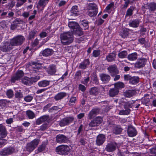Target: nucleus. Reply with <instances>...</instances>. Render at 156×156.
<instances>
[{"mask_svg": "<svg viewBox=\"0 0 156 156\" xmlns=\"http://www.w3.org/2000/svg\"><path fill=\"white\" fill-rule=\"evenodd\" d=\"M93 56L95 57H97L100 54V51L99 50H94L93 52Z\"/></svg>", "mask_w": 156, "mask_h": 156, "instance_id": "5fc2aeb1", "label": "nucleus"}, {"mask_svg": "<svg viewBox=\"0 0 156 156\" xmlns=\"http://www.w3.org/2000/svg\"><path fill=\"white\" fill-rule=\"evenodd\" d=\"M105 140V136L103 134H100L97 136L96 143L97 145L100 146L102 144Z\"/></svg>", "mask_w": 156, "mask_h": 156, "instance_id": "f8f14e48", "label": "nucleus"}, {"mask_svg": "<svg viewBox=\"0 0 156 156\" xmlns=\"http://www.w3.org/2000/svg\"><path fill=\"white\" fill-rule=\"evenodd\" d=\"M50 81L47 80H44L39 81L38 85L40 87H45L49 85Z\"/></svg>", "mask_w": 156, "mask_h": 156, "instance_id": "c756f323", "label": "nucleus"}, {"mask_svg": "<svg viewBox=\"0 0 156 156\" xmlns=\"http://www.w3.org/2000/svg\"><path fill=\"white\" fill-rule=\"evenodd\" d=\"M7 134V132L5 126L0 125V136L2 138L6 137Z\"/></svg>", "mask_w": 156, "mask_h": 156, "instance_id": "f3484780", "label": "nucleus"}, {"mask_svg": "<svg viewBox=\"0 0 156 156\" xmlns=\"http://www.w3.org/2000/svg\"><path fill=\"white\" fill-rule=\"evenodd\" d=\"M82 72L81 70H78L77 71L75 75V78L76 79H79L81 78V74Z\"/></svg>", "mask_w": 156, "mask_h": 156, "instance_id": "3c124183", "label": "nucleus"}, {"mask_svg": "<svg viewBox=\"0 0 156 156\" xmlns=\"http://www.w3.org/2000/svg\"><path fill=\"white\" fill-rule=\"evenodd\" d=\"M136 94V91L133 90H126L125 93V95L126 97L130 98Z\"/></svg>", "mask_w": 156, "mask_h": 156, "instance_id": "2f4dec72", "label": "nucleus"}, {"mask_svg": "<svg viewBox=\"0 0 156 156\" xmlns=\"http://www.w3.org/2000/svg\"><path fill=\"white\" fill-rule=\"evenodd\" d=\"M134 8L133 6H130L126 11V16H131L133 14V11L134 10Z\"/></svg>", "mask_w": 156, "mask_h": 156, "instance_id": "a19ab883", "label": "nucleus"}, {"mask_svg": "<svg viewBox=\"0 0 156 156\" xmlns=\"http://www.w3.org/2000/svg\"><path fill=\"white\" fill-rule=\"evenodd\" d=\"M88 10H98V9L96 5L94 3H90L87 7Z\"/></svg>", "mask_w": 156, "mask_h": 156, "instance_id": "72a5a7b5", "label": "nucleus"}, {"mask_svg": "<svg viewBox=\"0 0 156 156\" xmlns=\"http://www.w3.org/2000/svg\"><path fill=\"white\" fill-rule=\"evenodd\" d=\"M151 98V94H145L144 97L142 99V101L144 104L148 103L150 101V99Z\"/></svg>", "mask_w": 156, "mask_h": 156, "instance_id": "c85d7f7f", "label": "nucleus"}, {"mask_svg": "<svg viewBox=\"0 0 156 156\" xmlns=\"http://www.w3.org/2000/svg\"><path fill=\"white\" fill-rule=\"evenodd\" d=\"M94 120L96 121L97 124L99 125L102 122V119L101 118L98 117L96 118Z\"/></svg>", "mask_w": 156, "mask_h": 156, "instance_id": "13d9d810", "label": "nucleus"}, {"mask_svg": "<svg viewBox=\"0 0 156 156\" xmlns=\"http://www.w3.org/2000/svg\"><path fill=\"white\" fill-rule=\"evenodd\" d=\"M116 56L115 52L114 51L112 52L106 56V59L108 62H112L115 60Z\"/></svg>", "mask_w": 156, "mask_h": 156, "instance_id": "aec40b11", "label": "nucleus"}, {"mask_svg": "<svg viewBox=\"0 0 156 156\" xmlns=\"http://www.w3.org/2000/svg\"><path fill=\"white\" fill-rule=\"evenodd\" d=\"M70 15L72 16H77L78 15V7L74 6L72 7L71 10Z\"/></svg>", "mask_w": 156, "mask_h": 156, "instance_id": "7c9ffc66", "label": "nucleus"}, {"mask_svg": "<svg viewBox=\"0 0 156 156\" xmlns=\"http://www.w3.org/2000/svg\"><path fill=\"white\" fill-rule=\"evenodd\" d=\"M98 90L97 87L92 88L90 91V94L96 95L98 94Z\"/></svg>", "mask_w": 156, "mask_h": 156, "instance_id": "79ce46f5", "label": "nucleus"}, {"mask_svg": "<svg viewBox=\"0 0 156 156\" xmlns=\"http://www.w3.org/2000/svg\"><path fill=\"white\" fill-rule=\"evenodd\" d=\"M137 58V54L136 52L131 53L128 55L127 58L130 61L135 60Z\"/></svg>", "mask_w": 156, "mask_h": 156, "instance_id": "cd10ccee", "label": "nucleus"}, {"mask_svg": "<svg viewBox=\"0 0 156 156\" xmlns=\"http://www.w3.org/2000/svg\"><path fill=\"white\" fill-rule=\"evenodd\" d=\"M68 140V138L63 134L58 135L56 137V141L59 144L66 143Z\"/></svg>", "mask_w": 156, "mask_h": 156, "instance_id": "9b49d317", "label": "nucleus"}, {"mask_svg": "<svg viewBox=\"0 0 156 156\" xmlns=\"http://www.w3.org/2000/svg\"><path fill=\"white\" fill-rule=\"evenodd\" d=\"M70 150V147L66 145H61L57 147L55 151L57 154L62 155L68 154Z\"/></svg>", "mask_w": 156, "mask_h": 156, "instance_id": "7ed1b4c3", "label": "nucleus"}, {"mask_svg": "<svg viewBox=\"0 0 156 156\" xmlns=\"http://www.w3.org/2000/svg\"><path fill=\"white\" fill-rule=\"evenodd\" d=\"M53 53V51L52 49L47 48L43 51L42 55L45 56H48L52 55Z\"/></svg>", "mask_w": 156, "mask_h": 156, "instance_id": "a878e982", "label": "nucleus"}, {"mask_svg": "<svg viewBox=\"0 0 156 156\" xmlns=\"http://www.w3.org/2000/svg\"><path fill=\"white\" fill-rule=\"evenodd\" d=\"M127 55V51H122L119 53L118 54L119 57L121 58H123L126 57Z\"/></svg>", "mask_w": 156, "mask_h": 156, "instance_id": "c03bdc74", "label": "nucleus"}, {"mask_svg": "<svg viewBox=\"0 0 156 156\" xmlns=\"http://www.w3.org/2000/svg\"><path fill=\"white\" fill-rule=\"evenodd\" d=\"M66 95L65 93L61 92L57 94L55 97V99L56 100H58L64 97Z\"/></svg>", "mask_w": 156, "mask_h": 156, "instance_id": "4c0bfd02", "label": "nucleus"}, {"mask_svg": "<svg viewBox=\"0 0 156 156\" xmlns=\"http://www.w3.org/2000/svg\"><path fill=\"white\" fill-rule=\"evenodd\" d=\"M29 78L25 77L22 80V83L24 84L30 85H31V82Z\"/></svg>", "mask_w": 156, "mask_h": 156, "instance_id": "f704fd0d", "label": "nucleus"}, {"mask_svg": "<svg viewBox=\"0 0 156 156\" xmlns=\"http://www.w3.org/2000/svg\"><path fill=\"white\" fill-rule=\"evenodd\" d=\"M15 97L16 98H21L23 97V95L20 91H16L15 94Z\"/></svg>", "mask_w": 156, "mask_h": 156, "instance_id": "864d4df0", "label": "nucleus"}, {"mask_svg": "<svg viewBox=\"0 0 156 156\" xmlns=\"http://www.w3.org/2000/svg\"><path fill=\"white\" fill-rule=\"evenodd\" d=\"M6 143V140L0 138V148L4 145Z\"/></svg>", "mask_w": 156, "mask_h": 156, "instance_id": "0e129e2a", "label": "nucleus"}, {"mask_svg": "<svg viewBox=\"0 0 156 156\" xmlns=\"http://www.w3.org/2000/svg\"><path fill=\"white\" fill-rule=\"evenodd\" d=\"M117 147V144L114 142L108 144L107 146L105 149L108 152H112L115 151Z\"/></svg>", "mask_w": 156, "mask_h": 156, "instance_id": "ddd939ff", "label": "nucleus"}, {"mask_svg": "<svg viewBox=\"0 0 156 156\" xmlns=\"http://www.w3.org/2000/svg\"><path fill=\"white\" fill-rule=\"evenodd\" d=\"M98 12V10H88L87 13L88 15L91 16H96Z\"/></svg>", "mask_w": 156, "mask_h": 156, "instance_id": "a18cd8bd", "label": "nucleus"}, {"mask_svg": "<svg viewBox=\"0 0 156 156\" xmlns=\"http://www.w3.org/2000/svg\"><path fill=\"white\" fill-rule=\"evenodd\" d=\"M89 125L90 127H95L98 126L94 119L91 122L89 123Z\"/></svg>", "mask_w": 156, "mask_h": 156, "instance_id": "680f3d73", "label": "nucleus"}, {"mask_svg": "<svg viewBox=\"0 0 156 156\" xmlns=\"http://www.w3.org/2000/svg\"><path fill=\"white\" fill-rule=\"evenodd\" d=\"M7 134V132L5 126L0 125V136L2 138L6 137Z\"/></svg>", "mask_w": 156, "mask_h": 156, "instance_id": "a211bd4d", "label": "nucleus"}, {"mask_svg": "<svg viewBox=\"0 0 156 156\" xmlns=\"http://www.w3.org/2000/svg\"><path fill=\"white\" fill-rule=\"evenodd\" d=\"M127 133L130 137H133L137 134V132L135 129L132 126H129L128 127Z\"/></svg>", "mask_w": 156, "mask_h": 156, "instance_id": "2eb2a0df", "label": "nucleus"}, {"mask_svg": "<svg viewBox=\"0 0 156 156\" xmlns=\"http://www.w3.org/2000/svg\"><path fill=\"white\" fill-rule=\"evenodd\" d=\"M46 144H45L43 143L41 145H40L37 148V151L39 152H41L44 150Z\"/></svg>", "mask_w": 156, "mask_h": 156, "instance_id": "09e8293b", "label": "nucleus"}, {"mask_svg": "<svg viewBox=\"0 0 156 156\" xmlns=\"http://www.w3.org/2000/svg\"><path fill=\"white\" fill-rule=\"evenodd\" d=\"M62 43L63 45H66L71 43L73 40V34L69 32L63 33L60 35Z\"/></svg>", "mask_w": 156, "mask_h": 156, "instance_id": "f257e3e1", "label": "nucleus"}, {"mask_svg": "<svg viewBox=\"0 0 156 156\" xmlns=\"http://www.w3.org/2000/svg\"><path fill=\"white\" fill-rule=\"evenodd\" d=\"M119 92V90L118 89L115 87L112 88L109 90V95L110 97H113L118 94Z\"/></svg>", "mask_w": 156, "mask_h": 156, "instance_id": "5701e85b", "label": "nucleus"}, {"mask_svg": "<svg viewBox=\"0 0 156 156\" xmlns=\"http://www.w3.org/2000/svg\"><path fill=\"white\" fill-rule=\"evenodd\" d=\"M7 134V132L5 126L0 125V136L2 138L6 137Z\"/></svg>", "mask_w": 156, "mask_h": 156, "instance_id": "6ab92c4d", "label": "nucleus"}, {"mask_svg": "<svg viewBox=\"0 0 156 156\" xmlns=\"http://www.w3.org/2000/svg\"><path fill=\"white\" fill-rule=\"evenodd\" d=\"M12 46L13 45H12L9 42H5L4 43L3 45H2L1 47V50L4 52H7L11 50L12 49Z\"/></svg>", "mask_w": 156, "mask_h": 156, "instance_id": "1a4fd4ad", "label": "nucleus"}, {"mask_svg": "<svg viewBox=\"0 0 156 156\" xmlns=\"http://www.w3.org/2000/svg\"><path fill=\"white\" fill-rule=\"evenodd\" d=\"M139 20L135 19L130 21L129 23V25L131 27L136 28L139 26Z\"/></svg>", "mask_w": 156, "mask_h": 156, "instance_id": "393cba45", "label": "nucleus"}, {"mask_svg": "<svg viewBox=\"0 0 156 156\" xmlns=\"http://www.w3.org/2000/svg\"><path fill=\"white\" fill-rule=\"evenodd\" d=\"M24 37L21 35H18L13 37L11 40V44L13 46L21 45L24 41Z\"/></svg>", "mask_w": 156, "mask_h": 156, "instance_id": "39448f33", "label": "nucleus"}, {"mask_svg": "<svg viewBox=\"0 0 156 156\" xmlns=\"http://www.w3.org/2000/svg\"><path fill=\"white\" fill-rule=\"evenodd\" d=\"M108 70L112 76H114L119 73L116 66L114 65L110 66L108 68Z\"/></svg>", "mask_w": 156, "mask_h": 156, "instance_id": "9d476101", "label": "nucleus"}, {"mask_svg": "<svg viewBox=\"0 0 156 156\" xmlns=\"http://www.w3.org/2000/svg\"><path fill=\"white\" fill-rule=\"evenodd\" d=\"M6 95L9 98H11L13 95V91L11 89L8 90L6 92Z\"/></svg>", "mask_w": 156, "mask_h": 156, "instance_id": "6e6d98bb", "label": "nucleus"}, {"mask_svg": "<svg viewBox=\"0 0 156 156\" xmlns=\"http://www.w3.org/2000/svg\"><path fill=\"white\" fill-rule=\"evenodd\" d=\"M76 100V98L75 97H72L69 100V103L71 105H73L75 103Z\"/></svg>", "mask_w": 156, "mask_h": 156, "instance_id": "338daca9", "label": "nucleus"}, {"mask_svg": "<svg viewBox=\"0 0 156 156\" xmlns=\"http://www.w3.org/2000/svg\"><path fill=\"white\" fill-rule=\"evenodd\" d=\"M48 119V117L47 116H43L37 119L36 121V124L39 125L42 122L47 121Z\"/></svg>", "mask_w": 156, "mask_h": 156, "instance_id": "bb28decb", "label": "nucleus"}, {"mask_svg": "<svg viewBox=\"0 0 156 156\" xmlns=\"http://www.w3.org/2000/svg\"><path fill=\"white\" fill-rule=\"evenodd\" d=\"M32 67L34 69V71L37 72L38 70L41 69V66L40 65L35 63L34 62H33Z\"/></svg>", "mask_w": 156, "mask_h": 156, "instance_id": "c9c22d12", "label": "nucleus"}, {"mask_svg": "<svg viewBox=\"0 0 156 156\" xmlns=\"http://www.w3.org/2000/svg\"><path fill=\"white\" fill-rule=\"evenodd\" d=\"M68 74V73L67 71H66L61 77L59 78L58 80L60 81L61 82L63 80L66 79V76Z\"/></svg>", "mask_w": 156, "mask_h": 156, "instance_id": "bf43d9fd", "label": "nucleus"}, {"mask_svg": "<svg viewBox=\"0 0 156 156\" xmlns=\"http://www.w3.org/2000/svg\"><path fill=\"white\" fill-rule=\"evenodd\" d=\"M131 103L128 101L126 102L124 100L122 101L121 104L124 107L125 110H121L119 113L120 115H127L129 114L130 110L129 109L131 107Z\"/></svg>", "mask_w": 156, "mask_h": 156, "instance_id": "20e7f679", "label": "nucleus"}, {"mask_svg": "<svg viewBox=\"0 0 156 156\" xmlns=\"http://www.w3.org/2000/svg\"><path fill=\"white\" fill-rule=\"evenodd\" d=\"M49 0H39L38 2V4L42 6L43 8H44L48 3Z\"/></svg>", "mask_w": 156, "mask_h": 156, "instance_id": "de8ad7c7", "label": "nucleus"}, {"mask_svg": "<svg viewBox=\"0 0 156 156\" xmlns=\"http://www.w3.org/2000/svg\"><path fill=\"white\" fill-rule=\"evenodd\" d=\"M72 32L76 36H80L83 34V32L79 26L78 28H76L73 31H72Z\"/></svg>", "mask_w": 156, "mask_h": 156, "instance_id": "473e14b6", "label": "nucleus"}, {"mask_svg": "<svg viewBox=\"0 0 156 156\" xmlns=\"http://www.w3.org/2000/svg\"><path fill=\"white\" fill-rule=\"evenodd\" d=\"M129 33L126 30H123L122 34H121V36L124 38L126 37L129 35Z\"/></svg>", "mask_w": 156, "mask_h": 156, "instance_id": "774afa93", "label": "nucleus"}, {"mask_svg": "<svg viewBox=\"0 0 156 156\" xmlns=\"http://www.w3.org/2000/svg\"><path fill=\"white\" fill-rule=\"evenodd\" d=\"M89 64V61L88 59L85 60L79 65V68L80 69H84L86 68L87 66Z\"/></svg>", "mask_w": 156, "mask_h": 156, "instance_id": "412c9836", "label": "nucleus"}, {"mask_svg": "<svg viewBox=\"0 0 156 156\" xmlns=\"http://www.w3.org/2000/svg\"><path fill=\"white\" fill-rule=\"evenodd\" d=\"M40 140L38 139H35L31 141L28 143L26 145L24 151L28 152L27 154L31 153L37 147L38 144Z\"/></svg>", "mask_w": 156, "mask_h": 156, "instance_id": "f03ea898", "label": "nucleus"}, {"mask_svg": "<svg viewBox=\"0 0 156 156\" xmlns=\"http://www.w3.org/2000/svg\"><path fill=\"white\" fill-rule=\"evenodd\" d=\"M40 79V77L39 76H36L34 77H31L30 79V81L31 82V84L33 83L37 82L38 80Z\"/></svg>", "mask_w": 156, "mask_h": 156, "instance_id": "4d7b16f0", "label": "nucleus"}, {"mask_svg": "<svg viewBox=\"0 0 156 156\" xmlns=\"http://www.w3.org/2000/svg\"><path fill=\"white\" fill-rule=\"evenodd\" d=\"M74 118L73 117H66L62 119L59 122V125L61 126H64L69 125L74 120Z\"/></svg>", "mask_w": 156, "mask_h": 156, "instance_id": "0eeeda50", "label": "nucleus"}, {"mask_svg": "<svg viewBox=\"0 0 156 156\" xmlns=\"http://www.w3.org/2000/svg\"><path fill=\"white\" fill-rule=\"evenodd\" d=\"M99 76L101 80L104 83H108L110 80V76L106 73H101Z\"/></svg>", "mask_w": 156, "mask_h": 156, "instance_id": "4468645a", "label": "nucleus"}, {"mask_svg": "<svg viewBox=\"0 0 156 156\" xmlns=\"http://www.w3.org/2000/svg\"><path fill=\"white\" fill-rule=\"evenodd\" d=\"M98 112V110L97 109H93L89 114L88 116L90 119H91L94 115L96 114Z\"/></svg>", "mask_w": 156, "mask_h": 156, "instance_id": "49530a36", "label": "nucleus"}, {"mask_svg": "<svg viewBox=\"0 0 156 156\" xmlns=\"http://www.w3.org/2000/svg\"><path fill=\"white\" fill-rule=\"evenodd\" d=\"M147 62V59L145 58L141 57L138 59L135 64L136 67L140 68L144 66Z\"/></svg>", "mask_w": 156, "mask_h": 156, "instance_id": "423d86ee", "label": "nucleus"}, {"mask_svg": "<svg viewBox=\"0 0 156 156\" xmlns=\"http://www.w3.org/2000/svg\"><path fill=\"white\" fill-rule=\"evenodd\" d=\"M93 81L96 84H98L99 83L98 80L97 78V76L95 75H94L92 76V78Z\"/></svg>", "mask_w": 156, "mask_h": 156, "instance_id": "052dcab7", "label": "nucleus"}, {"mask_svg": "<svg viewBox=\"0 0 156 156\" xmlns=\"http://www.w3.org/2000/svg\"><path fill=\"white\" fill-rule=\"evenodd\" d=\"M68 26L72 30V31H73L75 29L78 28L79 25L77 23L75 22L70 21L69 23Z\"/></svg>", "mask_w": 156, "mask_h": 156, "instance_id": "4be33fe9", "label": "nucleus"}, {"mask_svg": "<svg viewBox=\"0 0 156 156\" xmlns=\"http://www.w3.org/2000/svg\"><path fill=\"white\" fill-rule=\"evenodd\" d=\"M48 71L49 74L52 75L55 73V69L53 67H50L48 68Z\"/></svg>", "mask_w": 156, "mask_h": 156, "instance_id": "8fccbe9b", "label": "nucleus"}, {"mask_svg": "<svg viewBox=\"0 0 156 156\" xmlns=\"http://www.w3.org/2000/svg\"><path fill=\"white\" fill-rule=\"evenodd\" d=\"M114 5V4L113 2L111 3L108 5L105 9L106 12H109L110 10L113 6Z\"/></svg>", "mask_w": 156, "mask_h": 156, "instance_id": "603ef678", "label": "nucleus"}, {"mask_svg": "<svg viewBox=\"0 0 156 156\" xmlns=\"http://www.w3.org/2000/svg\"><path fill=\"white\" fill-rule=\"evenodd\" d=\"M148 9L150 11H154L156 9V4L155 3H150L148 5Z\"/></svg>", "mask_w": 156, "mask_h": 156, "instance_id": "58836bf2", "label": "nucleus"}, {"mask_svg": "<svg viewBox=\"0 0 156 156\" xmlns=\"http://www.w3.org/2000/svg\"><path fill=\"white\" fill-rule=\"evenodd\" d=\"M115 87L118 89H121L124 86V84L122 82H119L114 84Z\"/></svg>", "mask_w": 156, "mask_h": 156, "instance_id": "ea45409f", "label": "nucleus"}, {"mask_svg": "<svg viewBox=\"0 0 156 156\" xmlns=\"http://www.w3.org/2000/svg\"><path fill=\"white\" fill-rule=\"evenodd\" d=\"M32 99L33 97L30 95L27 96L24 98L25 101L27 102H29L30 101L32 100Z\"/></svg>", "mask_w": 156, "mask_h": 156, "instance_id": "69168bd1", "label": "nucleus"}, {"mask_svg": "<svg viewBox=\"0 0 156 156\" xmlns=\"http://www.w3.org/2000/svg\"><path fill=\"white\" fill-rule=\"evenodd\" d=\"M26 114L29 119H32L35 117L34 113L30 110L27 111Z\"/></svg>", "mask_w": 156, "mask_h": 156, "instance_id": "37998d69", "label": "nucleus"}, {"mask_svg": "<svg viewBox=\"0 0 156 156\" xmlns=\"http://www.w3.org/2000/svg\"><path fill=\"white\" fill-rule=\"evenodd\" d=\"M14 149L12 147L5 148L0 152V154L2 155H6L12 154L14 151Z\"/></svg>", "mask_w": 156, "mask_h": 156, "instance_id": "6e6552de", "label": "nucleus"}, {"mask_svg": "<svg viewBox=\"0 0 156 156\" xmlns=\"http://www.w3.org/2000/svg\"><path fill=\"white\" fill-rule=\"evenodd\" d=\"M122 129L120 126H115L113 127L112 132L116 134H120L122 132Z\"/></svg>", "mask_w": 156, "mask_h": 156, "instance_id": "b1692460", "label": "nucleus"}, {"mask_svg": "<svg viewBox=\"0 0 156 156\" xmlns=\"http://www.w3.org/2000/svg\"><path fill=\"white\" fill-rule=\"evenodd\" d=\"M125 1L124 4L122 8L126 9L128 6L129 5L130 3V0H126L124 1Z\"/></svg>", "mask_w": 156, "mask_h": 156, "instance_id": "e2e57ef3", "label": "nucleus"}, {"mask_svg": "<svg viewBox=\"0 0 156 156\" xmlns=\"http://www.w3.org/2000/svg\"><path fill=\"white\" fill-rule=\"evenodd\" d=\"M23 75V72L22 70L18 71L16 73L15 76L12 77L11 80L12 82L14 83L16 80H19Z\"/></svg>", "mask_w": 156, "mask_h": 156, "instance_id": "dca6fc26", "label": "nucleus"}, {"mask_svg": "<svg viewBox=\"0 0 156 156\" xmlns=\"http://www.w3.org/2000/svg\"><path fill=\"white\" fill-rule=\"evenodd\" d=\"M139 81V78L138 77H132L129 82L130 83L134 84L137 83Z\"/></svg>", "mask_w": 156, "mask_h": 156, "instance_id": "e433bc0d", "label": "nucleus"}]
</instances>
